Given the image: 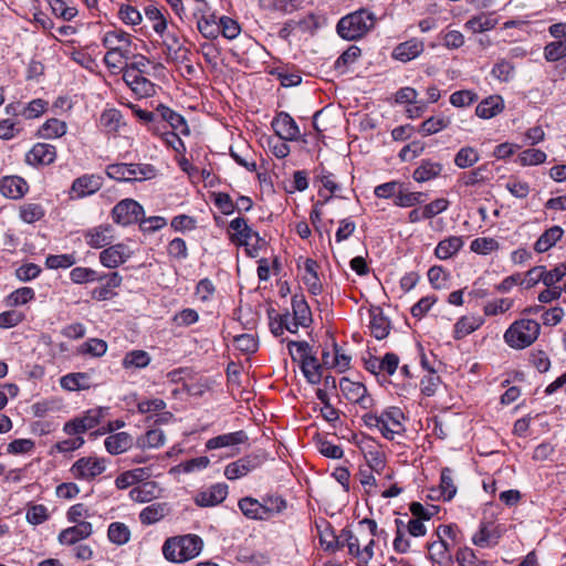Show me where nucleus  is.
Wrapping results in <instances>:
<instances>
[{
	"instance_id": "1",
	"label": "nucleus",
	"mask_w": 566,
	"mask_h": 566,
	"mask_svg": "<svg viewBox=\"0 0 566 566\" xmlns=\"http://www.w3.org/2000/svg\"><path fill=\"white\" fill-rule=\"evenodd\" d=\"M203 547V541L196 534L175 536L166 539L163 554L172 563H184L197 557Z\"/></svg>"
},
{
	"instance_id": "2",
	"label": "nucleus",
	"mask_w": 566,
	"mask_h": 566,
	"mask_svg": "<svg viewBox=\"0 0 566 566\" xmlns=\"http://www.w3.org/2000/svg\"><path fill=\"white\" fill-rule=\"evenodd\" d=\"M376 23L375 14L367 9H359L343 17L337 23V33L347 41H356L366 35Z\"/></svg>"
},
{
	"instance_id": "3",
	"label": "nucleus",
	"mask_w": 566,
	"mask_h": 566,
	"mask_svg": "<svg viewBox=\"0 0 566 566\" xmlns=\"http://www.w3.org/2000/svg\"><path fill=\"white\" fill-rule=\"evenodd\" d=\"M144 208L134 199H124L116 203L112 210L113 220L122 226H129L139 221Z\"/></svg>"
},
{
	"instance_id": "4",
	"label": "nucleus",
	"mask_w": 566,
	"mask_h": 566,
	"mask_svg": "<svg viewBox=\"0 0 566 566\" xmlns=\"http://www.w3.org/2000/svg\"><path fill=\"white\" fill-rule=\"evenodd\" d=\"M531 319L515 321L504 333L505 343L514 349H523L531 345Z\"/></svg>"
},
{
	"instance_id": "5",
	"label": "nucleus",
	"mask_w": 566,
	"mask_h": 566,
	"mask_svg": "<svg viewBox=\"0 0 566 566\" xmlns=\"http://www.w3.org/2000/svg\"><path fill=\"white\" fill-rule=\"evenodd\" d=\"M339 389L348 401L359 403L364 409L371 406L373 399L367 395V389L361 382L343 377L339 380Z\"/></svg>"
},
{
	"instance_id": "6",
	"label": "nucleus",
	"mask_w": 566,
	"mask_h": 566,
	"mask_svg": "<svg viewBox=\"0 0 566 566\" xmlns=\"http://www.w3.org/2000/svg\"><path fill=\"white\" fill-rule=\"evenodd\" d=\"M271 126L276 136L283 140H297L301 136L300 128L292 116L286 112H280L272 120Z\"/></svg>"
},
{
	"instance_id": "7",
	"label": "nucleus",
	"mask_w": 566,
	"mask_h": 566,
	"mask_svg": "<svg viewBox=\"0 0 566 566\" xmlns=\"http://www.w3.org/2000/svg\"><path fill=\"white\" fill-rule=\"evenodd\" d=\"M105 471V463L97 458H81L71 468L74 478L93 480Z\"/></svg>"
},
{
	"instance_id": "8",
	"label": "nucleus",
	"mask_w": 566,
	"mask_h": 566,
	"mask_svg": "<svg viewBox=\"0 0 566 566\" xmlns=\"http://www.w3.org/2000/svg\"><path fill=\"white\" fill-rule=\"evenodd\" d=\"M357 446L364 453L368 468L379 473L385 468V457L375 441L369 437L361 436Z\"/></svg>"
},
{
	"instance_id": "9",
	"label": "nucleus",
	"mask_w": 566,
	"mask_h": 566,
	"mask_svg": "<svg viewBox=\"0 0 566 566\" xmlns=\"http://www.w3.org/2000/svg\"><path fill=\"white\" fill-rule=\"evenodd\" d=\"M132 255V251L124 243L109 245L99 253L101 263L108 269L118 268Z\"/></svg>"
},
{
	"instance_id": "10",
	"label": "nucleus",
	"mask_w": 566,
	"mask_h": 566,
	"mask_svg": "<svg viewBox=\"0 0 566 566\" xmlns=\"http://www.w3.org/2000/svg\"><path fill=\"white\" fill-rule=\"evenodd\" d=\"M56 158V149L46 143L35 144L25 155V161L32 166L50 165Z\"/></svg>"
},
{
	"instance_id": "11",
	"label": "nucleus",
	"mask_w": 566,
	"mask_h": 566,
	"mask_svg": "<svg viewBox=\"0 0 566 566\" xmlns=\"http://www.w3.org/2000/svg\"><path fill=\"white\" fill-rule=\"evenodd\" d=\"M365 424H370V421H376V424H401L408 421V417L399 407H388L380 415L366 412L363 415Z\"/></svg>"
},
{
	"instance_id": "12",
	"label": "nucleus",
	"mask_w": 566,
	"mask_h": 566,
	"mask_svg": "<svg viewBox=\"0 0 566 566\" xmlns=\"http://www.w3.org/2000/svg\"><path fill=\"white\" fill-rule=\"evenodd\" d=\"M228 495V485L217 483L208 490L199 492L195 497V503L201 507L214 506L222 503Z\"/></svg>"
},
{
	"instance_id": "13",
	"label": "nucleus",
	"mask_w": 566,
	"mask_h": 566,
	"mask_svg": "<svg viewBox=\"0 0 566 566\" xmlns=\"http://www.w3.org/2000/svg\"><path fill=\"white\" fill-rule=\"evenodd\" d=\"M84 238L93 249H101L109 245L113 241V227L111 224H99L84 232Z\"/></svg>"
},
{
	"instance_id": "14",
	"label": "nucleus",
	"mask_w": 566,
	"mask_h": 566,
	"mask_svg": "<svg viewBox=\"0 0 566 566\" xmlns=\"http://www.w3.org/2000/svg\"><path fill=\"white\" fill-rule=\"evenodd\" d=\"M123 80L140 97H148L155 93V85L138 72L124 71Z\"/></svg>"
},
{
	"instance_id": "15",
	"label": "nucleus",
	"mask_w": 566,
	"mask_h": 566,
	"mask_svg": "<svg viewBox=\"0 0 566 566\" xmlns=\"http://www.w3.org/2000/svg\"><path fill=\"white\" fill-rule=\"evenodd\" d=\"M103 186V178L98 175H83L76 178L71 187V191L78 198H83L97 192Z\"/></svg>"
},
{
	"instance_id": "16",
	"label": "nucleus",
	"mask_w": 566,
	"mask_h": 566,
	"mask_svg": "<svg viewBox=\"0 0 566 566\" xmlns=\"http://www.w3.org/2000/svg\"><path fill=\"white\" fill-rule=\"evenodd\" d=\"M166 408V402L163 399H151L142 401L138 403V409L142 413H149L147 420H150L154 416L153 424H164L172 419L170 412H161Z\"/></svg>"
},
{
	"instance_id": "17",
	"label": "nucleus",
	"mask_w": 566,
	"mask_h": 566,
	"mask_svg": "<svg viewBox=\"0 0 566 566\" xmlns=\"http://www.w3.org/2000/svg\"><path fill=\"white\" fill-rule=\"evenodd\" d=\"M260 462L255 457H244L229 463L224 469V475L229 480H237L245 476L248 473L259 467Z\"/></svg>"
},
{
	"instance_id": "18",
	"label": "nucleus",
	"mask_w": 566,
	"mask_h": 566,
	"mask_svg": "<svg viewBox=\"0 0 566 566\" xmlns=\"http://www.w3.org/2000/svg\"><path fill=\"white\" fill-rule=\"evenodd\" d=\"M93 533L91 523H76L74 526L63 530L59 534V542L62 545H74L75 543L90 537Z\"/></svg>"
},
{
	"instance_id": "19",
	"label": "nucleus",
	"mask_w": 566,
	"mask_h": 566,
	"mask_svg": "<svg viewBox=\"0 0 566 566\" xmlns=\"http://www.w3.org/2000/svg\"><path fill=\"white\" fill-rule=\"evenodd\" d=\"M27 181L19 176H7L0 180L1 193L10 199H20L28 191Z\"/></svg>"
},
{
	"instance_id": "20",
	"label": "nucleus",
	"mask_w": 566,
	"mask_h": 566,
	"mask_svg": "<svg viewBox=\"0 0 566 566\" xmlns=\"http://www.w3.org/2000/svg\"><path fill=\"white\" fill-rule=\"evenodd\" d=\"M156 114L161 118V120L168 123L174 130H178L180 134L186 136L190 134V129L185 117L168 106L159 104L156 107Z\"/></svg>"
},
{
	"instance_id": "21",
	"label": "nucleus",
	"mask_w": 566,
	"mask_h": 566,
	"mask_svg": "<svg viewBox=\"0 0 566 566\" xmlns=\"http://www.w3.org/2000/svg\"><path fill=\"white\" fill-rule=\"evenodd\" d=\"M325 544L326 549H338L344 546L348 547L349 554L359 557L360 556V548H359V542L358 538L354 535V533L350 530L344 528L342 530L340 534L335 538L333 542H322Z\"/></svg>"
},
{
	"instance_id": "22",
	"label": "nucleus",
	"mask_w": 566,
	"mask_h": 566,
	"mask_svg": "<svg viewBox=\"0 0 566 566\" xmlns=\"http://www.w3.org/2000/svg\"><path fill=\"white\" fill-rule=\"evenodd\" d=\"M369 328L371 335L379 340L386 338L390 332V321L384 315V312L380 307H373L369 311Z\"/></svg>"
},
{
	"instance_id": "23",
	"label": "nucleus",
	"mask_w": 566,
	"mask_h": 566,
	"mask_svg": "<svg viewBox=\"0 0 566 566\" xmlns=\"http://www.w3.org/2000/svg\"><path fill=\"white\" fill-rule=\"evenodd\" d=\"M292 310L295 329L300 326L307 327L312 323V313L303 295L292 297Z\"/></svg>"
},
{
	"instance_id": "24",
	"label": "nucleus",
	"mask_w": 566,
	"mask_h": 566,
	"mask_svg": "<svg viewBox=\"0 0 566 566\" xmlns=\"http://www.w3.org/2000/svg\"><path fill=\"white\" fill-rule=\"evenodd\" d=\"M103 45L107 50H130L132 39L130 35L119 29L107 31L103 36Z\"/></svg>"
},
{
	"instance_id": "25",
	"label": "nucleus",
	"mask_w": 566,
	"mask_h": 566,
	"mask_svg": "<svg viewBox=\"0 0 566 566\" xmlns=\"http://www.w3.org/2000/svg\"><path fill=\"white\" fill-rule=\"evenodd\" d=\"M248 441V436L244 431L239 430L231 433L221 434L214 438H211L207 441L206 447L209 450L226 448V447H234Z\"/></svg>"
},
{
	"instance_id": "26",
	"label": "nucleus",
	"mask_w": 566,
	"mask_h": 566,
	"mask_svg": "<svg viewBox=\"0 0 566 566\" xmlns=\"http://www.w3.org/2000/svg\"><path fill=\"white\" fill-rule=\"evenodd\" d=\"M71 436L65 440L56 442L55 448L59 452H70L78 449L84 443L81 434L85 433L88 427H64Z\"/></svg>"
},
{
	"instance_id": "27",
	"label": "nucleus",
	"mask_w": 566,
	"mask_h": 566,
	"mask_svg": "<svg viewBox=\"0 0 566 566\" xmlns=\"http://www.w3.org/2000/svg\"><path fill=\"white\" fill-rule=\"evenodd\" d=\"M423 51V43L416 39L398 44L392 52L394 59L408 62L417 57Z\"/></svg>"
},
{
	"instance_id": "28",
	"label": "nucleus",
	"mask_w": 566,
	"mask_h": 566,
	"mask_svg": "<svg viewBox=\"0 0 566 566\" xmlns=\"http://www.w3.org/2000/svg\"><path fill=\"white\" fill-rule=\"evenodd\" d=\"M160 489L154 481L142 483L129 491V497L136 503H147L159 496Z\"/></svg>"
},
{
	"instance_id": "29",
	"label": "nucleus",
	"mask_w": 566,
	"mask_h": 566,
	"mask_svg": "<svg viewBox=\"0 0 566 566\" xmlns=\"http://www.w3.org/2000/svg\"><path fill=\"white\" fill-rule=\"evenodd\" d=\"M504 108V103L501 96L492 95L480 102L475 108V114L481 118H492Z\"/></svg>"
},
{
	"instance_id": "30",
	"label": "nucleus",
	"mask_w": 566,
	"mask_h": 566,
	"mask_svg": "<svg viewBox=\"0 0 566 566\" xmlns=\"http://www.w3.org/2000/svg\"><path fill=\"white\" fill-rule=\"evenodd\" d=\"M134 439L127 432H117L105 439V448L111 454H119L133 446Z\"/></svg>"
},
{
	"instance_id": "31",
	"label": "nucleus",
	"mask_w": 566,
	"mask_h": 566,
	"mask_svg": "<svg viewBox=\"0 0 566 566\" xmlns=\"http://www.w3.org/2000/svg\"><path fill=\"white\" fill-rule=\"evenodd\" d=\"M168 511L167 503H153L140 511L139 521L144 525L155 524L163 520Z\"/></svg>"
},
{
	"instance_id": "32",
	"label": "nucleus",
	"mask_w": 566,
	"mask_h": 566,
	"mask_svg": "<svg viewBox=\"0 0 566 566\" xmlns=\"http://www.w3.org/2000/svg\"><path fill=\"white\" fill-rule=\"evenodd\" d=\"M318 264L313 259H306L304 262V270L306 275L304 276V283L307 286V290L313 295H318L322 292V283L317 275Z\"/></svg>"
},
{
	"instance_id": "33",
	"label": "nucleus",
	"mask_w": 566,
	"mask_h": 566,
	"mask_svg": "<svg viewBox=\"0 0 566 566\" xmlns=\"http://www.w3.org/2000/svg\"><path fill=\"white\" fill-rule=\"evenodd\" d=\"M533 275L543 281L545 286H555L566 275V265L560 264L551 271H545L544 266H533Z\"/></svg>"
},
{
	"instance_id": "34",
	"label": "nucleus",
	"mask_w": 566,
	"mask_h": 566,
	"mask_svg": "<svg viewBox=\"0 0 566 566\" xmlns=\"http://www.w3.org/2000/svg\"><path fill=\"white\" fill-rule=\"evenodd\" d=\"M328 436H331L329 432L327 436L315 433L314 439L318 451L326 458L340 459L344 454L343 449L328 439Z\"/></svg>"
},
{
	"instance_id": "35",
	"label": "nucleus",
	"mask_w": 566,
	"mask_h": 566,
	"mask_svg": "<svg viewBox=\"0 0 566 566\" xmlns=\"http://www.w3.org/2000/svg\"><path fill=\"white\" fill-rule=\"evenodd\" d=\"M483 322L484 321L481 316H462L454 325V338L461 339L473 333L483 324Z\"/></svg>"
},
{
	"instance_id": "36",
	"label": "nucleus",
	"mask_w": 566,
	"mask_h": 566,
	"mask_svg": "<svg viewBox=\"0 0 566 566\" xmlns=\"http://www.w3.org/2000/svg\"><path fill=\"white\" fill-rule=\"evenodd\" d=\"M238 505L243 515L247 516L248 518L261 521L266 520L262 502L253 497L247 496L241 499Z\"/></svg>"
},
{
	"instance_id": "37",
	"label": "nucleus",
	"mask_w": 566,
	"mask_h": 566,
	"mask_svg": "<svg viewBox=\"0 0 566 566\" xmlns=\"http://www.w3.org/2000/svg\"><path fill=\"white\" fill-rule=\"evenodd\" d=\"M230 229L234 231L240 244L248 245L252 238L260 239L258 232L253 231L247 223L244 218H235L230 222Z\"/></svg>"
},
{
	"instance_id": "38",
	"label": "nucleus",
	"mask_w": 566,
	"mask_h": 566,
	"mask_svg": "<svg viewBox=\"0 0 566 566\" xmlns=\"http://www.w3.org/2000/svg\"><path fill=\"white\" fill-rule=\"evenodd\" d=\"M462 245L463 241L460 237H449L438 243L434 254L438 259L447 260L454 255Z\"/></svg>"
},
{
	"instance_id": "39",
	"label": "nucleus",
	"mask_w": 566,
	"mask_h": 566,
	"mask_svg": "<svg viewBox=\"0 0 566 566\" xmlns=\"http://www.w3.org/2000/svg\"><path fill=\"white\" fill-rule=\"evenodd\" d=\"M441 170V164L423 160L421 165L415 169L412 177L418 182H426L438 177Z\"/></svg>"
},
{
	"instance_id": "40",
	"label": "nucleus",
	"mask_w": 566,
	"mask_h": 566,
	"mask_svg": "<svg viewBox=\"0 0 566 566\" xmlns=\"http://www.w3.org/2000/svg\"><path fill=\"white\" fill-rule=\"evenodd\" d=\"M61 386L66 390H84L90 388V376L86 373H71L61 378Z\"/></svg>"
},
{
	"instance_id": "41",
	"label": "nucleus",
	"mask_w": 566,
	"mask_h": 566,
	"mask_svg": "<svg viewBox=\"0 0 566 566\" xmlns=\"http://www.w3.org/2000/svg\"><path fill=\"white\" fill-rule=\"evenodd\" d=\"M564 231L560 227L554 226L546 230L535 242L534 249L537 252H545L551 249L563 235Z\"/></svg>"
},
{
	"instance_id": "42",
	"label": "nucleus",
	"mask_w": 566,
	"mask_h": 566,
	"mask_svg": "<svg viewBox=\"0 0 566 566\" xmlns=\"http://www.w3.org/2000/svg\"><path fill=\"white\" fill-rule=\"evenodd\" d=\"M107 537L113 544L122 546L130 541V530L122 522H113L108 525Z\"/></svg>"
},
{
	"instance_id": "43",
	"label": "nucleus",
	"mask_w": 566,
	"mask_h": 566,
	"mask_svg": "<svg viewBox=\"0 0 566 566\" xmlns=\"http://www.w3.org/2000/svg\"><path fill=\"white\" fill-rule=\"evenodd\" d=\"M451 124V119L449 117L443 116H431L420 125L418 132L423 136H430L441 132L447 128Z\"/></svg>"
},
{
	"instance_id": "44",
	"label": "nucleus",
	"mask_w": 566,
	"mask_h": 566,
	"mask_svg": "<svg viewBox=\"0 0 566 566\" xmlns=\"http://www.w3.org/2000/svg\"><path fill=\"white\" fill-rule=\"evenodd\" d=\"M499 535L491 525L482 524L479 532L474 534L472 542L479 547H491L497 543Z\"/></svg>"
},
{
	"instance_id": "45",
	"label": "nucleus",
	"mask_w": 566,
	"mask_h": 566,
	"mask_svg": "<svg viewBox=\"0 0 566 566\" xmlns=\"http://www.w3.org/2000/svg\"><path fill=\"white\" fill-rule=\"evenodd\" d=\"M287 349L292 359L301 364L307 361V358H315V356L312 355V347L307 342L290 340L287 342Z\"/></svg>"
},
{
	"instance_id": "46",
	"label": "nucleus",
	"mask_w": 566,
	"mask_h": 566,
	"mask_svg": "<svg viewBox=\"0 0 566 566\" xmlns=\"http://www.w3.org/2000/svg\"><path fill=\"white\" fill-rule=\"evenodd\" d=\"M452 473L450 468H443L441 470L440 493L444 501L452 500L457 494V486Z\"/></svg>"
},
{
	"instance_id": "47",
	"label": "nucleus",
	"mask_w": 566,
	"mask_h": 566,
	"mask_svg": "<svg viewBox=\"0 0 566 566\" xmlns=\"http://www.w3.org/2000/svg\"><path fill=\"white\" fill-rule=\"evenodd\" d=\"M108 412V408L97 407L94 409L87 410L83 417H76L65 424H99L104 415Z\"/></svg>"
},
{
	"instance_id": "48",
	"label": "nucleus",
	"mask_w": 566,
	"mask_h": 566,
	"mask_svg": "<svg viewBox=\"0 0 566 566\" xmlns=\"http://www.w3.org/2000/svg\"><path fill=\"white\" fill-rule=\"evenodd\" d=\"M132 55L133 54L130 50H107L104 56V62L108 69L124 71L125 66H123V63L127 61Z\"/></svg>"
},
{
	"instance_id": "49",
	"label": "nucleus",
	"mask_w": 566,
	"mask_h": 566,
	"mask_svg": "<svg viewBox=\"0 0 566 566\" xmlns=\"http://www.w3.org/2000/svg\"><path fill=\"white\" fill-rule=\"evenodd\" d=\"M45 216V210L40 203L28 202L20 207V218L27 223H34Z\"/></svg>"
},
{
	"instance_id": "50",
	"label": "nucleus",
	"mask_w": 566,
	"mask_h": 566,
	"mask_svg": "<svg viewBox=\"0 0 566 566\" xmlns=\"http://www.w3.org/2000/svg\"><path fill=\"white\" fill-rule=\"evenodd\" d=\"M301 369L308 382L316 385L319 384L322 375V365L318 364L317 358H307V361L301 364Z\"/></svg>"
},
{
	"instance_id": "51",
	"label": "nucleus",
	"mask_w": 566,
	"mask_h": 566,
	"mask_svg": "<svg viewBox=\"0 0 566 566\" xmlns=\"http://www.w3.org/2000/svg\"><path fill=\"white\" fill-rule=\"evenodd\" d=\"M150 363V356L145 350H132L128 352L124 359L123 366L125 368H144Z\"/></svg>"
},
{
	"instance_id": "52",
	"label": "nucleus",
	"mask_w": 566,
	"mask_h": 566,
	"mask_svg": "<svg viewBox=\"0 0 566 566\" xmlns=\"http://www.w3.org/2000/svg\"><path fill=\"white\" fill-rule=\"evenodd\" d=\"M66 133V124L57 118L48 119L41 127L40 134L44 138L61 137Z\"/></svg>"
},
{
	"instance_id": "53",
	"label": "nucleus",
	"mask_w": 566,
	"mask_h": 566,
	"mask_svg": "<svg viewBox=\"0 0 566 566\" xmlns=\"http://www.w3.org/2000/svg\"><path fill=\"white\" fill-rule=\"evenodd\" d=\"M544 57L548 62H556L566 57V39L547 43L544 46Z\"/></svg>"
},
{
	"instance_id": "54",
	"label": "nucleus",
	"mask_w": 566,
	"mask_h": 566,
	"mask_svg": "<svg viewBox=\"0 0 566 566\" xmlns=\"http://www.w3.org/2000/svg\"><path fill=\"white\" fill-rule=\"evenodd\" d=\"M122 114L117 109H106L101 115V125L107 133H116L122 123Z\"/></svg>"
},
{
	"instance_id": "55",
	"label": "nucleus",
	"mask_w": 566,
	"mask_h": 566,
	"mask_svg": "<svg viewBox=\"0 0 566 566\" xmlns=\"http://www.w3.org/2000/svg\"><path fill=\"white\" fill-rule=\"evenodd\" d=\"M165 442V434L159 428L148 430L145 436L137 440L140 448H159Z\"/></svg>"
},
{
	"instance_id": "56",
	"label": "nucleus",
	"mask_w": 566,
	"mask_h": 566,
	"mask_svg": "<svg viewBox=\"0 0 566 566\" xmlns=\"http://www.w3.org/2000/svg\"><path fill=\"white\" fill-rule=\"evenodd\" d=\"M432 562L438 564L447 563L450 559L449 546L446 541L439 539L431 543L428 547Z\"/></svg>"
},
{
	"instance_id": "57",
	"label": "nucleus",
	"mask_w": 566,
	"mask_h": 566,
	"mask_svg": "<svg viewBox=\"0 0 566 566\" xmlns=\"http://www.w3.org/2000/svg\"><path fill=\"white\" fill-rule=\"evenodd\" d=\"M262 505L264 507V514L268 520L274 514H279L284 511L286 509V501L279 495H269L263 497Z\"/></svg>"
},
{
	"instance_id": "58",
	"label": "nucleus",
	"mask_w": 566,
	"mask_h": 566,
	"mask_svg": "<svg viewBox=\"0 0 566 566\" xmlns=\"http://www.w3.org/2000/svg\"><path fill=\"white\" fill-rule=\"evenodd\" d=\"M145 15L148 20L154 22V31L163 35L167 28V21L163 15L161 11L156 6L149 4L145 8Z\"/></svg>"
},
{
	"instance_id": "59",
	"label": "nucleus",
	"mask_w": 566,
	"mask_h": 566,
	"mask_svg": "<svg viewBox=\"0 0 566 566\" xmlns=\"http://www.w3.org/2000/svg\"><path fill=\"white\" fill-rule=\"evenodd\" d=\"M479 160L478 151L472 147L461 148L454 157V164L459 168L472 167Z\"/></svg>"
},
{
	"instance_id": "60",
	"label": "nucleus",
	"mask_w": 566,
	"mask_h": 566,
	"mask_svg": "<svg viewBox=\"0 0 566 566\" xmlns=\"http://www.w3.org/2000/svg\"><path fill=\"white\" fill-rule=\"evenodd\" d=\"M76 263L73 254H50L45 259V265L49 269H67Z\"/></svg>"
},
{
	"instance_id": "61",
	"label": "nucleus",
	"mask_w": 566,
	"mask_h": 566,
	"mask_svg": "<svg viewBox=\"0 0 566 566\" xmlns=\"http://www.w3.org/2000/svg\"><path fill=\"white\" fill-rule=\"evenodd\" d=\"M107 350V343L99 338H91L80 347L81 354H88L93 357H101Z\"/></svg>"
},
{
	"instance_id": "62",
	"label": "nucleus",
	"mask_w": 566,
	"mask_h": 566,
	"mask_svg": "<svg viewBox=\"0 0 566 566\" xmlns=\"http://www.w3.org/2000/svg\"><path fill=\"white\" fill-rule=\"evenodd\" d=\"M423 192H403L401 190L396 195V199L394 200L395 206L397 207H413L418 203H421L424 199Z\"/></svg>"
},
{
	"instance_id": "63",
	"label": "nucleus",
	"mask_w": 566,
	"mask_h": 566,
	"mask_svg": "<svg viewBox=\"0 0 566 566\" xmlns=\"http://www.w3.org/2000/svg\"><path fill=\"white\" fill-rule=\"evenodd\" d=\"M34 298V291L31 287H20L9 294L7 302L10 306L24 305Z\"/></svg>"
},
{
	"instance_id": "64",
	"label": "nucleus",
	"mask_w": 566,
	"mask_h": 566,
	"mask_svg": "<svg viewBox=\"0 0 566 566\" xmlns=\"http://www.w3.org/2000/svg\"><path fill=\"white\" fill-rule=\"evenodd\" d=\"M139 228L143 232L153 233L167 226V220L164 217L154 216L145 218L144 214L139 217Z\"/></svg>"
}]
</instances>
